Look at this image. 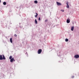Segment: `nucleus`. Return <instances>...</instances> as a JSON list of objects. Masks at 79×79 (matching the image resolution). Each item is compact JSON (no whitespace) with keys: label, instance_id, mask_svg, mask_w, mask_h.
I'll list each match as a JSON object with an SVG mask.
<instances>
[{"label":"nucleus","instance_id":"f257e3e1","mask_svg":"<svg viewBox=\"0 0 79 79\" xmlns=\"http://www.w3.org/2000/svg\"><path fill=\"white\" fill-rule=\"evenodd\" d=\"M42 49H39L38 50V54H40L41 53V52H42Z\"/></svg>","mask_w":79,"mask_h":79},{"label":"nucleus","instance_id":"f03ea898","mask_svg":"<svg viewBox=\"0 0 79 79\" xmlns=\"http://www.w3.org/2000/svg\"><path fill=\"white\" fill-rule=\"evenodd\" d=\"M13 61H15V59H14V58L13 57L10 59V62H11V63H13Z\"/></svg>","mask_w":79,"mask_h":79},{"label":"nucleus","instance_id":"7ed1b4c3","mask_svg":"<svg viewBox=\"0 0 79 79\" xmlns=\"http://www.w3.org/2000/svg\"><path fill=\"white\" fill-rule=\"evenodd\" d=\"M74 57L75 58H79V55H76L74 56Z\"/></svg>","mask_w":79,"mask_h":79},{"label":"nucleus","instance_id":"20e7f679","mask_svg":"<svg viewBox=\"0 0 79 79\" xmlns=\"http://www.w3.org/2000/svg\"><path fill=\"white\" fill-rule=\"evenodd\" d=\"M56 4L57 5H58V6H60L61 5V3L58 2H56Z\"/></svg>","mask_w":79,"mask_h":79},{"label":"nucleus","instance_id":"39448f33","mask_svg":"<svg viewBox=\"0 0 79 79\" xmlns=\"http://www.w3.org/2000/svg\"><path fill=\"white\" fill-rule=\"evenodd\" d=\"M3 60V58L2 57V55H0V60Z\"/></svg>","mask_w":79,"mask_h":79},{"label":"nucleus","instance_id":"423d86ee","mask_svg":"<svg viewBox=\"0 0 79 79\" xmlns=\"http://www.w3.org/2000/svg\"><path fill=\"white\" fill-rule=\"evenodd\" d=\"M74 26L72 27L71 28V31H73L74 30Z\"/></svg>","mask_w":79,"mask_h":79},{"label":"nucleus","instance_id":"0eeeda50","mask_svg":"<svg viewBox=\"0 0 79 79\" xmlns=\"http://www.w3.org/2000/svg\"><path fill=\"white\" fill-rule=\"evenodd\" d=\"M6 58H5V56L4 55H2V60H5Z\"/></svg>","mask_w":79,"mask_h":79},{"label":"nucleus","instance_id":"6e6552de","mask_svg":"<svg viewBox=\"0 0 79 79\" xmlns=\"http://www.w3.org/2000/svg\"><path fill=\"white\" fill-rule=\"evenodd\" d=\"M35 24H37V19H35Z\"/></svg>","mask_w":79,"mask_h":79},{"label":"nucleus","instance_id":"1a4fd4ad","mask_svg":"<svg viewBox=\"0 0 79 79\" xmlns=\"http://www.w3.org/2000/svg\"><path fill=\"white\" fill-rule=\"evenodd\" d=\"M67 23H70V20L67 19Z\"/></svg>","mask_w":79,"mask_h":79},{"label":"nucleus","instance_id":"9d476101","mask_svg":"<svg viewBox=\"0 0 79 79\" xmlns=\"http://www.w3.org/2000/svg\"><path fill=\"white\" fill-rule=\"evenodd\" d=\"M36 15L35 16V18H37V16H38V14L37 13H36Z\"/></svg>","mask_w":79,"mask_h":79},{"label":"nucleus","instance_id":"9b49d317","mask_svg":"<svg viewBox=\"0 0 79 79\" xmlns=\"http://www.w3.org/2000/svg\"><path fill=\"white\" fill-rule=\"evenodd\" d=\"M10 41L11 42V43H12V38H11L10 39Z\"/></svg>","mask_w":79,"mask_h":79},{"label":"nucleus","instance_id":"f8f14e48","mask_svg":"<svg viewBox=\"0 0 79 79\" xmlns=\"http://www.w3.org/2000/svg\"><path fill=\"white\" fill-rule=\"evenodd\" d=\"M13 57V56H10V57H9V59L10 60H11V59H12V57Z\"/></svg>","mask_w":79,"mask_h":79},{"label":"nucleus","instance_id":"ddd939ff","mask_svg":"<svg viewBox=\"0 0 79 79\" xmlns=\"http://www.w3.org/2000/svg\"><path fill=\"white\" fill-rule=\"evenodd\" d=\"M6 2H3V4L4 5H6Z\"/></svg>","mask_w":79,"mask_h":79},{"label":"nucleus","instance_id":"4468645a","mask_svg":"<svg viewBox=\"0 0 79 79\" xmlns=\"http://www.w3.org/2000/svg\"><path fill=\"white\" fill-rule=\"evenodd\" d=\"M34 3H38V2L37 1H34Z\"/></svg>","mask_w":79,"mask_h":79},{"label":"nucleus","instance_id":"2eb2a0df","mask_svg":"<svg viewBox=\"0 0 79 79\" xmlns=\"http://www.w3.org/2000/svg\"><path fill=\"white\" fill-rule=\"evenodd\" d=\"M66 7L67 8H69V5H67Z\"/></svg>","mask_w":79,"mask_h":79},{"label":"nucleus","instance_id":"dca6fc26","mask_svg":"<svg viewBox=\"0 0 79 79\" xmlns=\"http://www.w3.org/2000/svg\"><path fill=\"white\" fill-rule=\"evenodd\" d=\"M65 40L66 42H68V39H65Z\"/></svg>","mask_w":79,"mask_h":79},{"label":"nucleus","instance_id":"f3484780","mask_svg":"<svg viewBox=\"0 0 79 79\" xmlns=\"http://www.w3.org/2000/svg\"><path fill=\"white\" fill-rule=\"evenodd\" d=\"M38 20L39 21H40V18L39 17V18L38 19Z\"/></svg>","mask_w":79,"mask_h":79},{"label":"nucleus","instance_id":"a211bd4d","mask_svg":"<svg viewBox=\"0 0 79 79\" xmlns=\"http://www.w3.org/2000/svg\"><path fill=\"white\" fill-rule=\"evenodd\" d=\"M14 36L15 37H17V35H16V34H15L14 35Z\"/></svg>","mask_w":79,"mask_h":79},{"label":"nucleus","instance_id":"6ab92c4d","mask_svg":"<svg viewBox=\"0 0 79 79\" xmlns=\"http://www.w3.org/2000/svg\"><path fill=\"white\" fill-rule=\"evenodd\" d=\"M61 11H62V12H64V10H61Z\"/></svg>","mask_w":79,"mask_h":79},{"label":"nucleus","instance_id":"aec40b11","mask_svg":"<svg viewBox=\"0 0 79 79\" xmlns=\"http://www.w3.org/2000/svg\"><path fill=\"white\" fill-rule=\"evenodd\" d=\"M66 4H67V5H68V4H69L68 2H67Z\"/></svg>","mask_w":79,"mask_h":79},{"label":"nucleus","instance_id":"412c9836","mask_svg":"<svg viewBox=\"0 0 79 79\" xmlns=\"http://www.w3.org/2000/svg\"><path fill=\"white\" fill-rule=\"evenodd\" d=\"M72 78H74V76H72L71 77Z\"/></svg>","mask_w":79,"mask_h":79},{"label":"nucleus","instance_id":"4be33fe9","mask_svg":"<svg viewBox=\"0 0 79 79\" xmlns=\"http://www.w3.org/2000/svg\"><path fill=\"white\" fill-rule=\"evenodd\" d=\"M47 20L46 19L45 21V22H47Z\"/></svg>","mask_w":79,"mask_h":79},{"label":"nucleus","instance_id":"5701e85b","mask_svg":"<svg viewBox=\"0 0 79 79\" xmlns=\"http://www.w3.org/2000/svg\"><path fill=\"white\" fill-rule=\"evenodd\" d=\"M1 2V0H0V3Z\"/></svg>","mask_w":79,"mask_h":79},{"label":"nucleus","instance_id":"b1692460","mask_svg":"<svg viewBox=\"0 0 79 79\" xmlns=\"http://www.w3.org/2000/svg\"><path fill=\"white\" fill-rule=\"evenodd\" d=\"M78 58H79V55H78Z\"/></svg>","mask_w":79,"mask_h":79}]
</instances>
